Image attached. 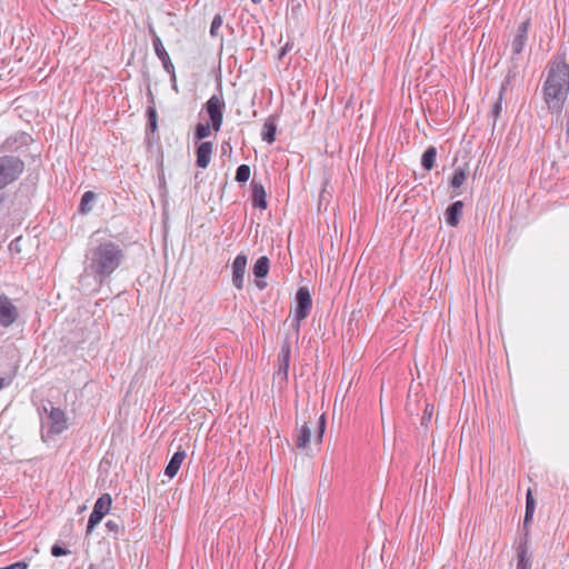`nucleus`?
<instances>
[{
    "instance_id": "4c0bfd02",
    "label": "nucleus",
    "mask_w": 569,
    "mask_h": 569,
    "mask_svg": "<svg viewBox=\"0 0 569 569\" xmlns=\"http://www.w3.org/2000/svg\"><path fill=\"white\" fill-rule=\"evenodd\" d=\"M171 83H172V89L177 91L178 88H177V78L176 77H174V80H171Z\"/></svg>"
},
{
    "instance_id": "9d476101",
    "label": "nucleus",
    "mask_w": 569,
    "mask_h": 569,
    "mask_svg": "<svg viewBox=\"0 0 569 569\" xmlns=\"http://www.w3.org/2000/svg\"><path fill=\"white\" fill-rule=\"evenodd\" d=\"M18 309L12 301L4 295L0 296V325L2 327L11 326L18 319Z\"/></svg>"
},
{
    "instance_id": "4be33fe9",
    "label": "nucleus",
    "mask_w": 569,
    "mask_h": 569,
    "mask_svg": "<svg viewBox=\"0 0 569 569\" xmlns=\"http://www.w3.org/2000/svg\"><path fill=\"white\" fill-rule=\"evenodd\" d=\"M536 509V501L532 496L531 490L529 489L526 495V512L523 518V527L527 528L532 521L533 513Z\"/></svg>"
},
{
    "instance_id": "393cba45",
    "label": "nucleus",
    "mask_w": 569,
    "mask_h": 569,
    "mask_svg": "<svg viewBox=\"0 0 569 569\" xmlns=\"http://www.w3.org/2000/svg\"><path fill=\"white\" fill-rule=\"evenodd\" d=\"M211 128H212L211 123H209V122H204V123L199 122L194 129V133H193L194 140L199 141V140H203L207 137H209Z\"/></svg>"
},
{
    "instance_id": "f3484780",
    "label": "nucleus",
    "mask_w": 569,
    "mask_h": 569,
    "mask_svg": "<svg viewBox=\"0 0 569 569\" xmlns=\"http://www.w3.org/2000/svg\"><path fill=\"white\" fill-rule=\"evenodd\" d=\"M186 459V451L182 449L177 450L164 469V475L172 479L179 471L181 463Z\"/></svg>"
},
{
    "instance_id": "c756f323",
    "label": "nucleus",
    "mask_w": 569,
    "mask_h": 569,
    "mask_svg": "<svg viewBox=\"0 0 569 569\" xmlns=\"http://www.w3.org/2000/svg\"><path fill=\"white\" fill-rule=\"evenodd\" d=\"M221 26H222V17L220 14H216L213 17V20H212L211 26H210V34L212 37H217L218 36V31H219Z\"/></svg>"
},
{
    "instance_id": "5701e85b",
    "label": "nucleus",
    "mask_w": 569,
    "mask_h": 569,
    "mask_svg": "<svg viewBox=\"0 0 569 569\" xmlns=\"http://www.w3.org/2000/svg\"><path fill=\"white\" fill-rule=\"evenodd\" d=\"M437 157V149L433 146L428 147L421 157V166L426 170H431L435 167Z\"/></svg>"
},
{
    "instance_id": "20e7f679",
    "label": "nucleus",
    "mask_w": 569,
    "mask_h": 569,
    "mask_svg": "<svg viewBox=\"0 0 569 569\" xmlns=\"http://www.w3.org/2000/svg\"><path fill=\"white\" fill-rule=\"evenodd\" d=\"M24 162L17 156L0 157V190L17 181L24 171Z\"/></svg>"
},
{
    "instance_id": "58836bf2",
    "label": "nucleus",
    "mask_w": 569,
    "mask_h": 569,
    "mask_svg": "<svg viewBox=\"0 0 569 569\" xmlns=\"http://www.w3.org/2000/svg\"><path fill=\"white\" fill-rule=\"evenodd\" d=\"M257 284H258V287H259V288H261V289H262V288H264V286H266V283H264V282H258Z\"/></svg>"
},
{
    "instance_id": "ea45409f",
    "label": "nucleus",
    "mask_w": 569,
    "mask_h": 569,
    "mask_svg": "<svg viewBox=\"0 0 569 569\" xmlns=\"http://www.w3.org/2000/svg\"><path fill=\"white\" fill-rule=\"evenodd\" d=\"M3 378L0 377V390L3 388Z\"/></svg>"
},
{
    "instance_id": "c85d7f7f",
    "label": "nucleus",
    "mask_w": 569,
    "mask_h": 569,
    "mask_svg": "<svg viewBox=\"0 0 569 569\" xmlns=\"http://www.w3.org/2000/svg\"><path fill=\"white\" fill-rule=\"evenodd\" d=\"M250 167L248 164H240L236 170V181L239 183H244L250 178Z\"/></svg>"
},
{
    "instance_id": "b1692460",
    "label": "nucleus",
    "mask_w": 569,
    "mask_h": 569,
    "mask_svg": "<svg viewBox=\"0 0 569 569\" xmlns=\"http://www.w3.org/2000/svg\"><path fill=\"white\" fill-rule=\"evenodd\" d=\"M252 271L256 278H266L269 272V259L264 256L258 258V260L254 262Z\"/></svg>"
},
{
    "instance_id": "ddd939ff",
    "label": "nucleus",
    "mask_w": 569,
    "mask_h": 569,
    "mask_svg": "<svg viewBox=\"0 0 569 569\" xmlns=\"http://www.w3.org/2000/svg\"><path fill=\"white\" fill-rule=\"evenodd\" d=\"M532 555L528 547V533H525L523 541L517 548V569H531Z\"/></svg>"
},
{
    "instance_id": "a211bd4d",
    "label": "nucleus",
    "mask_w": 569,
    "mask_h": 569,
    "mask_svg": "<svg viewBox=\"0 0 569 569\" xmlns=\"http://www.w3.org/2000/svg\"><path fill=\"white\" fill-rule=\"evenodd\" d=\"M289 360H290V346L288 343H286L282 347V349L278 356L279 368L277 371V375L281 376L283 380H287V378H288Z\"/></svg>"
},
{
    "instance_id": "a19ab883",
    "label": "nucleus",
    "mask_w": 569,
    "mask_h": 569,
    "mask_svg": "<svg viewBox=\"0 0 569 569\" xmlns=\"http://www.w3.org/2000/svg\"><path fill=\"white\" fill-rule=\"evenodd\" d=\"M254 4L260 3L262 0H251Z\"/></svg>"
},
{
    "instance_id": "f8f14e48",
    "label": "nucleus",
    "mask_w": 569,
    "mask_h": 569,
    "mask_svg": "<svg viewBox=\"0 0 569 569\" xmlns=\"http://www.w3.org/2000/svg\"><path fill=\"white\" fill-rule=\"evenodd\" d=\"M247 267V256L238 254L232 262V284L237 289L243 288L244 273Z\"/></svg>"
},
{
    "instance_id": "f03ea898",
    "label": "nucleus",
    "mask_w": 569,
    "mask_h": 569,
    "mask_svg": "<svg viewBox=\"0 0 569 569\" xmlns=\"http://www.w3.org/2000/svg\"><path fill=\"white\" fill-rule=\"evenodd\" d=\"M124 258L126 253L120 244L106 240L89 251L86 270L102 284L121 266Z\"/></svg>"
},
{
    "instance_id": "c9c22d12",
    "label": "nucleus",
    "mask_w": 569,
    "mask_h": 569,
    "mask_svg": "<svg viewBox=\"0 0 569 569\" xmlns=\"http://www.w3.org/2000/svg\"><path fill=\"white\" fill-rule=\"evenodd\" d=\"M88 569H116V568H114V566L103 567V566L91 563V565H89Z\"/></svg>"
},
{
    "instance_id": "7c9ffc66",
    "label": "nucleus",
    "mask_w": 569,
    "mask_h": 569,
    "mask_svg": "<svg viewBox=\"0 0 569 569\" xmlns=\"http://www.w3.org/2000/svg\"><path fill=\"white\" fill-rule=\"evenodd\" d=\"M317 439L318 441L322 440L325 430H326V418L325 415H321L317 421Z\"/></svg>"
},
{
    "instance_id": "dca6fc26",
    "label": "nucleus",
    "mask_w": 569,
    "mask_h": 569,
    "mask_svg": "<svg viewBox=\"0 0 569 569\" xmlns=\"http://www.w3.org/2000/svg\"><path fill=\"white\" fill-rule=\"evenodd\" d=\"M463 202L461 200H457L452 202L445 212V219L447 224L450 227H457L460 222V218L462 214Z\"/></svg>"
},
{
    "instance_id": "f257e3e1",
    "label": "nucleus",
    "mask_w": 569,
    "mask_h": 569,
    "mask_svg": "<svg viewBox=\"0 0 569 569\" xmlns=\"http://www.w3.org/2000/svg\"><path fill=\"white\" fill-rule=\"evenodd\" d=\"M569 92V64L565 51H559L548 64V76L543 83V96L548 109L560 113Z\"/></svg>"
},
{
    "instance_id": "39448f33",
    "label": "nucleus",
    "mask_w": 569,
    "mask_h": 569,
    "mask_svg": "<svg viewBox=\"0 0 569 569\" xmlns=\"http://www.w3.org/2000/svg\"><path fill=\"white\" fill-rule=\"evenodd\" d=\"M296 309L292 326L298 331L300 329V322L305 320L311 310L312 299L307 287H300L296 292Z\"/></svg>"
},
{
    "instance_id": "2f4dec72",
    "label": "nucleus",
    "mask_w": 569,
    "mask_h": 569,
    "mask_svg": "<svg viewBox=\"0 0 569 569\" xmlns=\"http://www.w3.org/2000/svg\"><path fill=\"white\" fill-rule=\"evenodd\" d=\"M68 553H70V551L67 548H64L58 543H54L51 547V555L53 557H62V556H67Z\"/></svg>"
},
{
    "instance_id": "1a4fd4ad",
    "label": "nucleus",
    "mask_w": 569,
    "mask_h": 569,
    "mask_svg": "<svg viewBox=\"0 0 569 569\" xmlns=\"http://www.w3.org/2000/svg\"><path fill=\"white\" fill-rule=\"evenodd\" d=\"M150 33L152 36V44L156 56L161 61L163 69L170 74V80H174V66L171 62V59L166 51L161 39L152 28H150Z\"/></svg>"
},
{
    "instance_id": "cd10ccee",
    "label": "nucleus",
    "mask_w": 569,
    "mask_h": 569,
    "mask_svg": "<svg viewBox=\"0 0 569 569\" xmlns=\"http://www.w3.org/2000/svg\"><path fill=\"white\" fill-rule=\"evenodd\" d=\"M94 198H96V194L92 191H86L82 194L80 206H79V211L82 213H87L88 211H90L91 210L90 203L94 200Z\"/></svg>"
},
{
    "instance_id": "412c9836",
    "label": "nucleus",
    "mask_w": 569,
    "mask_h": 569,
    "mask_svg": "<svg viewBox=\"0 0 569 569\" xmlns=\"http://www.w3.org/2000/svg\"><path fill=\"white\" fill-rule=\"evenodd\" d=\"M311 439V429L308 426L307 422H305L301 428L298 431L297 438H296V446L300 449H306Z\"/></svg>"
},
{
    "instance_id": "473e14b6",
    "label": "nucleus",
    "mask_w": 569,
    "mask_h": 569,
    "mask_svg": "<svg viewBox=\"0 0 569 569\" xmlns=\"http://www.w3.org/2000/svg\"><path fill=\"white\" fill-rule=\"evenodd\" d=\"M29 563L27 561H18L1 569H28Z\"/></svg>"
},
{
    "instance_id": "4468645a",
    "label": "nucleus",
    "mask_w": 569,
    "mask_h": 569,
    "mask_svg": "<svg viewBox=\"0 0 569 569\" xmlns=\"http://www.w3.org/2000/svg\"><path fill=\"white\" fill-rule=\"evenodd\" d=\"M213 144L210 141H202L196 150V164L201 169H206L211 159Z\"/></svg>"
},
{
    "instance_id": "423d86ee",
    "label": "nucleus",
    "mask_w": 569,
    "mask_h": 569,
    "mask_svg": "<svg viewBox=\"0 0 569 569\" xmlns=\"http://www.w3.org/2000/svg\"><path fill=\"white\" fill-rule=\"evenodd\" d=\"M224 108L226 102L221 94L211 96L203 106V109L210 119L211 127L216 132L221 129Z\"/></svg>"
},
{
    "instance_id": "6e6552de",
    "label": "nucleus",
    "mask_w": 569,
    "mask_h": 569,
    "mask_svg": "<svg viewBox=\"0 0 569 569\" xmlns=\"http://www.w3.org/2000/svg\"><path fill=\"white\" fill-rule=\"evenodd\" d=\"M46 423L48 426V436L60 435L68 427L64 411L51 406L48 411Z\"/></svg>"
},
{
    "instance_id": "7ed1b4c3",
    "label": "nucleus",
    "mask_w": 569,
    "mask_h": 569,
    "mask_svg": "<svg viewBox=\"0 0 569 569\" xmlns=\"http://www.w3.org/2000/svg\"><path fill=\"white\" fill-rule=\"evenodd\" d=\"M530 27V19H526L522 21L510 42V67L508 68V73L506 76V82L509 83L512 79H515L519 74V56L523 51V48L528 40V31Z\"/></svg>"
},
{
    "instance_id": "aec40b11",
    "label": "nucleus",
    "mask_w": 569,
    "mask_h": 569,
    "mask_svg": "<svg viewBox=\"0 0 569 569\" xmlns=\"http://www.w3.org/2000/svg\"><path fill=\"white\" fill-rule=\"evenodd\" d=\"M468 172L465 168L459 167L453 171V174L450 179V187L453 189L455 196L461 194V192L458 191V189L466 182Z\"/></svg>"
},
{
    "instance_id": "2eb2a0df",
    "label": "nucleus",
    "mask_w": 569,
    "mask_h": 569,
    "mask_svg": "<svg viewBox=\"0 0 569 569\" xmlns=\"http://www.w3.org/2000/svg\"><path fill=\"white\" fill-rule=\"evenodd\" d=\"M251 188H252V194H251V200H252V206L254 208H259V209H267V193H266V190H264V187L262 186L261 182H258L256 180H252L251 181Z\"/></svg>"
},
{
    "instance_id": "a878e982",
    "label": "nucleus",
    "mask_w": 569,
    "mask_h": 569,
    "mask_svg": "<svg viewBox=\"0 0 569 569\" xmlns=\"http://www.w3.org/2000/svg\"><path fill=\"white\" fill-rule=\"evenodd\" d=\"M104 526L108 532L113 533L114 539H118V536L124 531V527L120 520L109 519Z\"/></svg>"
},
{
    "instance_id": "bb28decb",
    "label": "nucleus",
    "mask_w": 569,
    "mask_h": 569,
    "mask_svg": "<svg viewBox=\"0 0 569 569\" xmlns=\"http://www.w3.org/2000/svg\"><path fill=\"white\" fill-rule=\"evenodd\" d=\"M147 130L154 132L158 128V114L154 107H148L147 109Z\"/></svg>"
},
{
    "instance_id": "e433bc0d",
    "label": "nucleus",
    "mask_w": 569,
    "mask_h": 569,
    "mask_svg": "<svg viewBox=\"0 0 569 569\" xmlns=\"http://www.w3.org/2000/svg\"><path fill=\"white\" fill-rule=\"evenodd\" d=\"M289 50H290V47H289V44L287 43V44L282 48V50H281V56H283V54H284L287 51H289Z\"/></svg>"
},
{
    "instance_id": "72a5a7b5",
    "label": "nucleus",
    "mask_w": 569,
    "mask_h": 569,
    "mask_svg": "<svg viewBox=\"0 0 569 569\" xmlns=\"http://www.w3.org/2000/svg\"><path fill=\"white\" fill-rule=\"evenodd\" d=\"M500 112H501V96L499 97L498 101L493 104L492 110H491V114L495 120L500 116Z\"/></svg>"
},
{
    "instance_id": "9b49d317",
    "label": "nucleus",
    "mask_w": 569,
    "mask_h": 569,
    "mask_svg": "<svg viewBox=\"0 0 569 569\" xmlns=\"http://www.w3.org/2000/svg\"><path fill=\"white\" fill-rule=\"evenodd\" d=\"M32 141L30 134L19 131L8 137L1 144L0 150L4 152H14L21 147L29 146Z\"/></svg>"
},
{
    "instance_id": "0eeeda50",
    "label": "nucleus",
    "mask_w": 569,
    "mask_h": 569,
    "mask_svg": "<svg viewBox=\"0 0 569 569\" xmlns=\"http://www.w3.org/2000/svg\"><path fill=\"white\" fill-rule=\"evenodd\" d=\"M112 499L109 493L101 495L94 502L93 510L89 516L87 535H90L97 525L103 519L111 508Z\"/></svg>"
},
{
    "instance_id": "6ab92c4d",
    "label": "nucleus",
    "mask_w": 569,
    "mask_h": 569,
    "mask_svg": "<svg viewBox=\"0 0 569 569\" xmlns=\"http://www.w3.org/2000/svg\"><path fill=\"white\" fill-rule=\"evenodd\" d=\"M277 132V120L274 117H269L263 124L261 138L268 143H272L276 140Z\"/></svg>"
},
{
    "instance_id": "f704fd0d",
    "label": "nucleus",
    "mask_w": 569,
    "mask_h": 569,
    "mask_svg": "<svg viewBox=\"0 0 569 569\" xmlns=\"http://www.w3.org/2000/svg\"><path fill=\"white\" fill-rule=\"evenodd\" d=\"M432 415V407L429 409V406L426 407L422 420H430Z\"/></svg>"
}]
</instances>
